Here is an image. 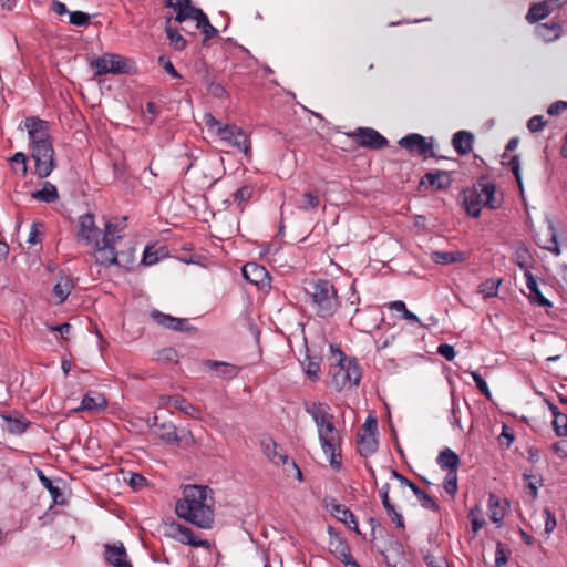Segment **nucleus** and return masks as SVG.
Returning <instances> with one entry per match:
<instances>
[{
    "instance_id": "nucleus-1",
    "label": "nucleus",
    "mask_w": 567,
    "mask_h": 567,
    "mask_svg": "<svg viewBox=\"0 0 567 567\" xmlns=\"http://www.w3.org/2000/svg\"><path fill=\"white\" fill-rule=\"evenodd\" d=\"M214 492L206 485H187L183 497L177 501L175 512L179 518L199 527L210 528L214 524Z\"/></svg>"
},
{
    "instance_id": "nucleus-2",
    "label": "nucleus",
    "mask_w": 567,
    "mask_h": 567,
    "mask_svg": "<svg viewBox=\"0 0 567 567\" xmlns=\"http://www.w3.org/2000/svg\"><path fill=\"white\" fill-rule=\"evenodd\" d=\"M115 228L116 227L112 223H106L105 234L102 240H96V243H94L96 247L95 261L105 267L117 265L128 268L134 260L133 250H130L127 254H118L116 251L115 243L121 239L123 235H115Z\"/></svg>"
},
{
    "instance_id": "nucleus-3",
    "label": "nucleus",
    "mask_w": 567,
    "mask_h": 567,
    "mask_svg": "<svg viewBox=\"0 0 567 567\" xmlns=\"http://www.w3.org/2000/svg\"><path fill=\"white\" fill-rule=\"evenodd\" d=\"M307 293L319 318L326 319L332 317L341 306L337 288L328 279L313 281Z\"/></svg>"
},
{
    "instance_id": "nucleus-4",
    "label": "nucleus",
    "mask_w": 567,
    "mask_h": 567,
    "mask_svg": "<svg viewBox=\"0 0 567 567\" xmlns=\"http://www.w3.org/2000/svg\"><path fill=\"white\" fill-rule=\"evenodd\" d=\"M502 204V196L496 195V187L493 183L478 181L474 187L464 192L463 206L468 215L477 218L482 206L496 209Z\"/></svg>"
},
{
    "instance_id": "nucleus-5",
    "label": "nucleus",
    "mask_w": 567,
    "mask_h": 567,
    "mask_svg": "<svg viewBox=\"0 0 567 567\" xmlns=\"http://www.w3.org/2000/svg\"><path fill=\"white\" fill-rule=\"evenodd\" d=\"M331 351L337 357V364L331 365V383L336 390L341 391L346 386H358L361 381V370L355 359L348 360L340 349L331 346Z\"/></svg>"
},
{
    "instance_id": "nucleus-6",
    "label": "nucleus",
    "mask_w": 567,
    "mask_h": 567,
    "mask_svg": "<svg viewBox=\"0 0 567 567\" xmlns=\"http://www.w3.org/2000/svg\"><path fill=\"white\" fill-rule=\"evenodd\" d=\"M204 121L208 130H215L216 134L220 137L221 141L227 142L229 145L236 147L245 155L250 154V141L239 126L235 124L223 125L210 113L205 114Z\"/></svg>"
},
{
    "instance_id": "nucleus-7",
    "label": "nucleus",
    "mask_w": 567,
    "mask_h": 567,
    "mask_svg": "<svg viewBox=\"0 0 567 567\" xmlns=\"http://www.w3.org/2000/svg\"><path fill=\"white\" fill-rule=\"evenodd\" d=\"M318 436L322 451L329 456L330 466L339 471L342 467V455L339 433L333 422H327L324 426L319 429Z\"/></svg>"
},
{
    "instance_id": "nucleus-8",
    "label": "nucleus",
    "mask_w": 567,
    "mask_h": 567,
    "mask_svg": "<svg viewBox=\"0 0 567 567\" xmlns=\"http://www.w3.org/2000/svg\"><path fill=\"white\" fill-rule=\"evenodd\" d=\"M31 156L35 163V174L40 178L48 177L56 167L55 152L52 145V141L44 144L34 145L31 148Z\"/></svg>"
},
{
    "instance_id": "nucleus-9",
    "label": "nucleus",
    "mask_w": 567,
    "mask_h": 567,
    "mask_svg": "<svg viewBox=\"0 0 567 567\" xmlns=\"http://www.w3.org/2000/svg\"><path fill=\"white\" fill-rule=\"evenodd\" d=\"M90 66L95 71V76L109 73L127 74L130 72L126 59L115 53H105L100 58L93 59L90 62Z\"/></svg>"
},
{
    "instance_id": "nucleus-10",
    "label": "nucleus",
    "mask_w": 567,
    "mask_h": 567,
    "mask_svg": "<svg viewBox=\"0 0 567 567\" xmlns=\"http://www.w3.org/2000/svg\"><path fill=\"white\" fill-rule=\"evenodd\" d=\"M358 146L369 150H383L389 145V141L377 130L371 127H357L347 133Z\"/></svg>"
},
{
    "instance_id": "nucleus-11",
    "label": "nucleus",
    "mask_w": 567,
    "mask_h": 567,
    "mask_svg": "<svg viewBox=\"0 0 567 567\" xmlns=\"http://www.w3.org/2000/svg\"><path fill=\"white\" fill-rule=\"evenodd\" d=\"M398 144L408 151L410 154L420 156L436 157L433 152L432 138L427 141L426 137L419 133H411L399 140Z\"/></svg>"
},
{
    "instance_id": "nucleus-12",
    "label": "nucleus",
    "mask_w": 567,
    "mask_h": 567,
    "mask_svg": "<svg viewBox=\"0 0 567 567\" xmlns=\"http://www.w3.org/2000/svg\"><path fill=\"white\" fill-rule=\"evenodd\" d=\"M24 127L28 131L31 148L34 145L44 144L51 141L49 133V123L37 116H30L24 120Z\"/></svg>"
},
{
    "instance_id": "nucleus-13",
    "label": "nucleus",
    "mask_w": 567,
    "mask_h": 567,
    "mask_svg": "<svg viewBox=\"0 0 567 567\" xmlns=\"http://www.w3.org/2000/svg\"><path fill=\"white\" fill-rule=\"evenodd\" d=\"M152 320L158 326L169 329L173 331H195L194 327L188 324V320L185 318H177L171 315L164 313L157 309H154L150 313Z\"/></svg>"
},
{
    "instance_id": "nucleus-14",
    "label": "nucleus",
    "mask_w": 567,
    "mask_h": 567,
    "mask_svg": "<svg viewBox=\"0 0 567 567\" xmlns=\"http://www.w3.org/2000/svg\"><path fill=\"white\" fill-rule=\"evenodd\" d=\"M566 2L567 0H544L533 3L526 14V20L532 24L544 20Z\"/></svg>"
},
{
    "instance_id": "nucleus-15",
    "label": "nucleus",
    "mask_w": 567,
    "mask_h": 567,
    "mask_svg": "<svg viewBox=\"0 0 567 567\" xmlns=\"http://www.w3.org/2000/svg\"><path fill=\"white\" fill-rule=\"evenodd\" d=\"M103 556L105 561L112 567H132L122 542L105 544Z\"/></svg>"
},
{
    "instance_id": "nucleus-16",
    "label": "nucleus",
    "mask_w": 567,
    "mask_h": 567,
    "mask_svg": "<svg viewBox=\"0 0 567 567\" xmlns=\"http://www.w3.org/2000/svg\"><path fill=\"white\" fill-rule=\"evenodd\" d=\"M76 237L79 240H83L87 244L96 243V240H99V229L95 227L93 214L80 216Z\"/></svg>"
},
{
    "instance_id": "nucleus-17",
    "label": "nucleus",
    "mask_w": 567,
    "mask_h": 567,
    "mask_svg": "<svg viewBox=\"0 0 567 567\" xmlns=\"http://www.w3.org/2000/svg\"><path fill=\"white\" fill-rule=\"evenodd\" d=\"M107 408L106 398L97 391H87L82 399L81 405L74 412H102Z\"/></svg>"
},
{
    "instance_id": "nucleus-18",
    "label": "nucleus",
    "mask_w": 567,
    "mask_h": 567,
    "mask_svg": "<svg viewBox=\"0 0 567 567\" xmlns=\"http://www.w3.org/2000/svg\"><path fill=\"white\" fill-rule=\"evenodd\" d=\"M330 553L346 567H360L354 558L351 556L350 547L346 540L339 537L331 538L329 544Z\"/></svg>"
},
{
    "instance_id": "nucleus-19",
    "label": "nucleus",
    "mask_w": 567,
    "mask_h": 567,
    "mask_svg": "<svg viewBox=\"0 0 567 567\" xmlns=\"http://www.w3.org/2000/svg\"><path fill=\"white\" fill-rule=\"evenodd\" d=\"M306 412L311 415L318 430L324 426L327 422H331L333 419V415L330 414V406L327 403L313 402L311 404H307Z\"/></svg>"
},
{
    "instance_id": "nucleus-20",
    "label": "nucleus",
    "mask_w": 567,
    "mask_h": 567,
    "mask_svg": "<svg viewBox=\"0 0 567 567\" xmlns=\"http://www.w3.org/2000/svg\"><path fill=\"white\" fill-rule=\"evenodd\" d=\"M37 474L42 485L49 491L53 503L55 505L66 504V499L64 497V493L62 492V487L59 485L63 484V481H52L49 477H47L41 470H38Z\"/></svg>"
},
{
    "instance_id": "nucleus-21",
    "label": "nucleus",
    "mask_w": 567,
    "mask_h": 567,
    "mask_svg": "<svg viewBox=\"0 0 567 567\" xmlns=\"http://www.w3.org/2000/svg\"><path fill=\"white\" fill-rule=\"evenodd\" d=\"M244 278L255 286H262L269 279L268 271L265 267L256 262H248L243 267Z\"/></svg>"
},
{
    "instance_id": "nucleus-22",
    "label": "nucleus",
    "mask_w": 567,
    "mask_h": 567,
    "mask_svg": "<svg viewBox=\"0 0 567 567\" xmlns=\"http://www.w3.org/2000/svg\"><path fill=\"white\" fill-rule=\"evenodd\" d=\"M425 182H427L430 186L439 190H445L452 184L450 173L446 171L425 173L421 179L420 185H423Z\"/></svg>"
},
{
    "instance_id": "nucleus-23",
    "label": "nucleus",
    "mask_w": 567,
    "mask_h": 567,
    "mask_svg": "<svg viewBox=\"0 0 567 567\" xmlns=\"http://www.w3.org/2000/svg\"><path fill=\"white\" fill-rule=\"evenodd\" d=\"M203 365L208 368L209 370L217 371L218 377L231 380L236 378L240 371V368L228 362L216 361V360H205Z\"/></svg>"
},
{
    "instance_id": "nucleus-24",
    "label": "nucleus",
    "mask_w": 567,
    "mask_h": 567,
    "mask_svg": "<svg viewBox=\"0 0 567 567\" xmlns=\"http://www.w3.org/2000/svg\"><path fill=\"white\" fill-rule=\"evenodd\" d=\"M436 462L441 470L447 471V473H457L461 464L458 455L450 447H445L439 453Z\"/></svg>"
},
{
    "instance_id": "nucleus-25",
    "label": "nucleus",
    "mask_w": 567,
    "mask_h": 567,
    "mask_svg": "<svg viewBox=\"0 0 567 567\" xmlns=\"http://www.w3.org/2000/svg\"><path fill=\"white\" fill-rule=\"evenodd\" d=\"M525 278H526V285H527V288L529 290V300L532 303H537L538 306H542V307H547V308H550L553 307V303L543 296V293L540 292L539 288H538V284L535 279V277L533 276L532 272H527V274H524Z\"/></svg>"
},
{
    "instance_id": "nucleus-26",
    "label": "nucleus",
    "mask_w": 567,
    "mask_h": 567,
    "mask_svg": "<svg viewBox=\"0 0 567 567\" xmlns=\"http://www.w3.org/2000/svg\"><path fill=\"white\" fill-rule=\"evenodd\" d=\"M357 445L358 451L361 456L369 457L373 455L379 446V441L377 435H370L367 433H358L357 434Z\"/></svg>"
},
{
    "instance_id": "nucleus-27",
    "label": "nucleus",
    "mask_w": 567,
    "mask_h": 567,
    "mask_svg": "<svg viewBox=\"0 0 567 567\" xmlns=\"http://www.w3.org/2000/svg\"><path fill=\"white\" fill-rule=\"evenodd\" d=\"M474 136L467 131H458L453 135L452 145L456 153L461 156L472 151Z\"/></svg>"
},
{
    "instance_id": "nucleus-28",
    "label": "nucleus",
    "mask_w": 567,
    "mask_h": 567,
    "mask_svg": "<svg viewBox=\"0 0 567 567\" xmlns=\"http://www.w3.org/2000/svg\"><path fill=\"white\" fill-rule=\"evenodd\" d=\"M536 34L545 42L555 41L561 35V24L557 21L539 23L536 27Z\"/></svg>"
},
{
    "instance_id": "nucleus-29",
    "label": "nucleus",
    "mask_w": 567,
    "mask_h": 567,
    "mask_svg": "<svg viewBox=\"0 0 567 567\" xmlns=\"http://www.w3.org/2000/svg\"><path fill=\"white\" fill-rule=\"evenodd\" d=\"M332 515L338 518L340 522L344 523L347 526H351V524H354V532L358 535H361V532L358 526L357 518L354 514L344 505L342 504H332L331 507Z\"/></svg>"
},
{
    "instance_id": "nucleus-30",
    "label": "nucleus",
    "mask_w": 567,
    "mask_h": 567,
    "mask_svg": "<svg viewBox=\"0 0 567 567\" xmlns=\"http://www.w3.org/2000/svg\"><path fill=\"white\" fill-rule=\"evenodd\" d=\"M169 403L185 415L190 416L193 419H200V409L189 403L185 398L181 395L171 396Z\"/></svg>"
},
{
    "instance_id": "nucleus-31",
    "label": "nucleus",
    "mask_w": 567,
    "mask_h": 567,
    "mask_svg": "<svg viewBox=\"0 0 567 567\" xmlns=\"http://www.w3.org/2000/svg\"><path fill=\"white\" fill-rule=\"evenodd\" d=\"M431 260L439 265H450L463 262L466 260V254L463 251H433Z\"/></svg>"
},
{
    "instance_id": "nucleus-32",
    "label": "nucleus",
    "mask_w": 567,
    "mask_h": 567,
    "mask_svg": "<svg viewBox=\"0 0 567 567\" xmlns=\"http://www.w3.org/2000/svg\"><path fill=\"white\" fill-rule=\"evenodd\" d=\"M301 364H302L305 373L308 375V378L311 381L316 382L319 380L320 364H321V358L319 355H311L309 353V350H307L306 358Z\"/></svg>"
},
{
    "instance_id": "nucleus-33",
    "label": "nucleus",
    "mask_w": 567,
    "mask_h": 567,
    "mask_svg": "<svg viewBox=\"0 0 567 567\" xmlns=\"http://www.w3.org/2000/svg\"><path fill=\"white\" fill-rule=\"evenodd\" d=\"M175 6L176 8L173 9L176 11L175 20L179 23H183L188 19L196 21L198 17L194 11H203L202 9L194 7L190 0H188V2H184L183 4L181 2H176Z\"/></svg>"
},
{
    "instance_id": "nucleus-34",
    "label": "nucleus",
    "mask_w": 567,
    "mask_h": 567,
    "mask_svg": "<svg viewBox=\"0 0 567 567\" xmlns=\"http://www.w3.org/2000/svg\"><path fill=\"white\" fill-rule=\"evenodd\" d=\"M31 197L44 203H53L59 199V193L55 185L50 182H45L42 189L33 192Z\"/></svg>"
},
{
    "instance_id": "nucleus-35",
    "label": "nucleus",
    "mask_w": 567,
    "mask_h": 567,
    "mask_svg": "<svg viewBox=\"0 0 567 567\" xmlns=\"http://www.w3.org/2000/svg\"><path fill=\"white\" fill-rule=\"evenodd\" d=\"M74 285L69 277H61L53 287V295L58 299V303H62L70 296Z\"/></svg>"
},
{
    "instance_id": "nucleus-36",
    "label": "nucleus",
    "mask_w": 567,
    "mask_h": 567,
    "mask_svg": "<svg viewBox=\"0 0 567 567\" xmlns=\"http://www.w3.org/2000/svg\"><path fill=\"white\" fill-rule=\"evenodd\" d=\"M176 537L183 544L209 547L208 540H196L193 530L190 528L182 526V525H177V527H176Z\"/></svg>"
},
{
    "instance_id": "nucleus-37",
    "label": "nucleus",
    "mask_w": 567,
    "mask_h": 567,
    "mask_svg": "<svg viewBox=\"0 0 567 567\" xmlns=\"http://www.w3.org/2000/svg\"><path fill=\"white\" fill-rule=\"evenodd\" d=\"M530 261H533V257L529 250L524 245L518 246L514 254L515 265L524 270V274H527L530 272Z\"/></svg>"
},
{
    "instance_id": "nucleus-38",
    "label": "nucleus",
    "mask_w": 567,
    "mask_h": 567,
    "mask_svg": "<svg viewBox=\"0 0 567 567\" xmlns=\"http://www.w3.org/2000/svg\"><path fill=\"white\" fill-rule=\"evenodd\" d=\"M194 12L198 17V19L195 21L196 22L195 28L202 30V32L205 35V41L214 38L218 33V31L215 27H213L210 24L206 13H204V11H198V12L194 11Z\"/></svg>"
},
{
    "instance_id": "nucleus-39",
    "label": "nucleus",
    "mask_w": 567,
    "mask_h": 567,
    "mask_svg": "<svg viewBox=\"0 0 567 567\" xmlns=\"http://www.w3.org/2000/svg\"><path fill=\"white\" fill-rule=\"evenodd\" d=\"M488 516L497 525H501L504 519V507L499 505V499L494 494H491L488 498Z\"/></svg>"
},
{
    "instance_id": "nucleus-40",
    "label": "nucleus",
    "mask_w": 567,
    "mask_h": 567,
    "mask_svg": "<svg viewBox=\"0 0 567 567\" xmlns=\"http://www.w3.org/2000/svg\"><path fill=\"white\" fill-rule=\"evenodd\" d=\"M501 284L502 279L488 278L478 286L477 292L481 293L484 299L496 297Z\"/></svg>"
},
{
    "instance_id": "nucleus-41",
    "label": "nucleus",
    "mask_w": 567,
    "mask_h": 567,
    "mask_svg": "<svg viewBox=\"0 0 567 567\" xmlns=\"http://www.w3.org/2000/svg\"><path fill=\"white\" fill-rule=\"evenodd\" d=\"M3 419L6 420L7 431L14 435L23 434L30 425V422L23 417L3 416Z\"/></svg>"
},
{
    "instance_id": "nucleus-42",
    "label": "nucleus",
    "mask_w": 567,
    "mask_h": 567,
    "mask_svg": "<svg viewBox=\"0 0 567 567\" xmlns=\"http://www.w3.org/2000/svg\"><path fill=\"white\" fill-rule=\"evenodd\" d=\"M414 495L417 497L421 506L425 509H430L432 512H439L440 506L436 501L427 494L425 491L421 489L417 485H415L414 489H412Z\"/></svg>"
},
{
    "instance_id": "nucleus-43",
    "label": "nucleus",
    "mask_w": 567,
    "mask_h": 567,
    "mask_svg": "<svg viewBox=\"0 0 567 567\" xmlns=\"http://www.w3.org/2000/svg\"><path fill=\"white\" fill-rule=\"evenodd\" d=\"M176 426L168 422L162 423L158 426V432L156 433L161 440H163L167 444H173L176 441Z\"/></svg>"
},
{
    "instance_id": "nucleus-44",
    "label": "nucleus",
    "mask_w": 567,
    "mask_h": 567,
    "mask_svg": "<svg viewBox=\"0 0 567 567\" xmlns=\"http://www.w3.org/2000/svg\"><path fill=\"white\" fill-rule=\"evenodd\" d=\"M197 441L188 429H182L179 433L176 431V441L173 444L179 445L184 449H189L196 445Z\"/></svg>"
},
{
    "instance_id": "nucleus-45",
    "label": "nucleus",
    "mask_w": 567,
    "mask_h": 567,
    "mask_svg": "<svg viewBox=\"0 0 567 567\" xmlns=\"http://www.w3.org/2000/svg\"><path fill=\"white\" fill-rule=\"evenodd\" d=\"M165 32L167 38L169 39L171 43L174 45V48L178 51H183L186 48V40L179 34L177 29H174L169 25H166Z\"/></svg>"
},
{
    "instance_id": "nucleus-46",
    "label": "nucleus",
    "mask_w": 567,
    "mask_h": 567,
    "mask_svg": "<svg viewBox=\"0 0 567 567\" xmlns=\"http://www.w3.org/2000/svg\"><path fill=\"white\" fill-rule=\"evenodd\" d=\"M320 203L317 192H308L302 195L299 208L302 210H312L318 207Z\"/></svg>"
},
{
    "instance_id": "nucleus-47",
    "label": "nucleus",
    "mask_w": 567,
    "mask_h": 567,
    "mask_svg": "<svg viewBox=\"0 0 567 567\" xmlns=\"http://www.w3.org/2000/svg\"><path fill=\"white\" fill-rule=\"evenodd\" d=\"M468 517L471 518L472 530L474 533H477L485 524V520L482 517V509L478 505H475L470 509Z\"/></svg>"
},
{
    "instance_id": "nucleus-48",
    "label": "nucleus",
    "mask_w": 567,
    "mask_h": 567,
    "mask_svg": "<svg viewBox=\"0 0 567 567\" xmlns=\"http://www.w3.org/2000/svg\"><path fill=\"white\" fill-rule=\"evenodd\" d=\"M554 432L557 436H567V414L561 413L556 415L551 422Z\"/></svg>"
},
{
    "instance_id": "nucleus-49",
    "label": "nucleus",
    "mask_w": 567,
    "mask_h": 567,
    "mask_svg": "<svg viewBox=\"0 0 567 567\" xmlns=\"http://www.w3.org/2000/svg\"><path fill=\"white\" fill-rule=\"evenodd\" d=\"M261 449H262V452L265 453V455L272 462V463H276L277 462V456L278 454L280 453L278 451V445L275 441H272L271 439L269 440H262L261 441Z\"/></svg>"
},
{
    "instance_id": "nucleus-50",
    "label": "nucleus",
    "mask_w": 567,
    "mask_h": 567,
    "mask_svg": "<svg viewBox=\"0 0 567 567\" xmlns=\"http://www.w3.org/2000/svg\"><path fill=\"white\" fill-rule=\"evenodd\" d=\"M390 309H393V310L402 312L403 313V318L405 320H408V321L420 323V319L417 318V316L414 315L413 312L409 311L406 309L405 303L403 301H401V300L391 302L390 303Z\"/></svg>"
},
{
    "instance_id": "nucleus-51",
    "label": "nucleus",
    "mask_w": 567,
    "mask_h": 567,
    "mask_svg": "<svg viewBox=\"0 0 567 567\" xmlns=\"http://www.w3.org/2000/svg\"><path fill=\"white\" fill-rule=\"evenodd\" d=\"M254 194V188L251 186H243L238 188L234 194V202L237 203L239 206L246 202H248Z\"/></svg>"
},
{
    "instance_id": "nucleus-52",
    "label": "nucleus",
    "mask_w": 567,
    "mask_h": 567,
    "mask_svg": "<svg viewBox=\"0 0 567 567\" xmlns=\"http://www.w3.org/2000/svg\"><path fill=\"white\" fill-rule=\"evenodd\" d=\"M443 487L449 495L454 497L458 489L457 473H447L444 478Z\"/></svg>"
},
{
    "instance_id": "nucleus-53",
    "label": "nucleus",
    "mask_w": 567,
    "mask_h": 567,
    "mask_svg": "<svg viewBox=\"0 0 567 567\" xmlns=\"http://www.w3.org/2000/svg\"><path fill=\"white\" fill-rule=\"evenodd\" d=\"M471 375L473 378V381L475 382L476 384V388L478 389V391L487 399V400H491L492 399V393L488 389V385L486 383V381L482 378V375L476 372V371H472L471 372Z\"/></svg>"
},
{
    "instance_id": "nucleus-54",
    "label": "nucleus",
    "mask_w": 567,
    "mask_h": 567,
    "mask_svg": "<svg viewBox=\"0 0 567 567\" xmlns=\"http://www.w3.org/2000/svg\"><path fill=\"white\" fill-rule=\"evenodd\" d=\"M70 23L76 27L87 25L90 22V16L82 11H72L69 14Z\"/></svg>"
},
{
    "instance_id": "nucleus-55",
    "label": "nucleus",
    "mask_w": 567,
    "mask_h": 567,
    "mask_svg": "<svg viewBox=\"0 0 567 567\" xmlns=\"http://www.w3.org/2000/svg\"><path fill=\"white\" fill-rule=\"evenodd\" d=\"M507 166L511 168L512 173L515 176V179L518 184L520 190H523V183L520 176V162L517 155H514L507 163Z\"/></svg>"
},
{
    "instance_id": "nucleus-56",
    "label": "nucleus",
    "mask_w": 567,
    "mask_h": 567,
    "mask_svg": "<svg viewBox=\"0 0 567 567\" xmlns=\"http://www.w3.org/2000/svg\"><path fill=\"white\" fill-rule=\"evenodd\" d=\"M197 74L200 76V81L208 87L215 82V75L208 70L205 62L200 63V68L197 66Z\"/></svg>"
},
{
    "instance_id": "nucleus-57",
    "label": "nucleus",
    "mask_w": 567,
    "mask_h": 567,
    "mask_svg": "<svg viewBox=\"0 0 567 567\" xmlns=\"http://www.w3.org/2000/svg\"><path fill=\"white\" fill-rule=\"evenodd\" d=\"M358 433H367L370 435H377L378 433V421L377 417L369 415L365 422L360 427Z\"/></svg>"
},
{
    "instance_id": "nucleus-58",
    "label": "nucleus",
    "mask_w": 567,
    "mask_h": 567,
    "mask_svg": "<svg viewBox=\"0 0 567 567\" xmlns=\"http://www.w3.org/2000/svg\"><path fill=\"white\" fill-rule=\"evenodd\" d=\"M547 124V121L542 115H535L530 117L527 122V128L532 133H536L542 131L545 125Z\"/></svg>"
},
{
    "instance_id": "nucleus-59",
    "label": "nucleus",
    "mask_w": 567,
    "mask_h": 567,
    "mask_svg": "<svg viewBox=\"0 0 567 567\" xmlns=\"http://www.w3.org/2000/svg\"><path fill=\"white\" fill-rule=\"evenodd\" d=\"M389 493H390V484L389 483H385L381 489H380V497H381V502H382V505L384 507V509L386 512H393V504L391 503L390 501V496H389Z\"/></svg>"
},
{
    "instance_id": "nucleus-60",
    "label": "nucleus",
    "mask_w": 567,
    "mask_h": 567,
    "mask_svg": "<svg viewBox=\"0 0 567 567\" xmlns=\"http://www.w3.org/2000/svg\"><path fill=\"white\" fill-rule=\"evenodd\" d=\"M42 223L34 221L31 226V230L29 234L28 243L31 245H35L41 241V231L40 228H42Z\"/></svg>"
},
{
    "instance_id": "nucleus-61",
    "label": "nucleus",
    "mask_w": 567,
    "mask_h": 567,
    "mask_svg": "<svg viewBox=\"0 0 567 567\" xmlns=\"http://www.w3.org/2000/svg\"><path fill=\"white\" fill-rule=\"evenodd\" d=\"M158 63L163 66V69L173 78L181 79L182 75L178 73V71L175 69L173 63L166 59L164 55H161L158 58Z\"/></svg>"
},
{
    "instance_id": "nucleus-62",
    "label": "nucleus",
    "mask_w": 567,
    "mask_h": 567,
    "mask_svg": "<svg viewBox=\"0 0 567 567\" xmlns=\"http://www.w3.org/2000/svg\"><path fill=\"white\" fill-rule=\"evenodd\" d=\"M548 229L550 233V238L548 239V245L543 246V248L551 251L555 255H559L560 249L557 244V236H556L555 229L551 225L549 226Z\"/></svg>"
},
{
    "instance_id": "nucleus-63",
    "label": "nucleus",
    "mask_w": 567,
    "mask_h": 567,
    "mask_svg": "<svg viewBox=\"0 0 567 567\" xmlns=\"http://www.w3.org/2000/svg\"><path fill=\"white\" fill-rule=\"evenodd\" d=\"M147 483L146 478L138 474V473H131L130 474V478H128V484L130 486L135 489V491H138L141 489L143 486H145Z\"/></svg>"
},
{
    "instance_id": "nucleus-64",
    "label": "nucleus",
    "mask_w": 567,
    "mask_h": 567,
    "mask_svg": "<svg viewBox=\"0 0 567 567\" xmlns=\"http://www.w3.org/2000/svg\"><path fill=\"white\" fill-rule=\"evenodd\" d=\"M567 110V102L565 101H556L549 105L547 113L551 116H557Z\"/></svg>"
}]
</instances>
